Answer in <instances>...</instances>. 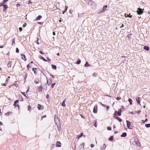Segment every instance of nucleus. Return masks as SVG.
Instances as JSON below:
<instances>
[{"label":"nucleus","instance_id":"56","mask_svg":"<svg viewBox=\"0 0 150 150\" xmlns=\"http://www.w3.org/2000/svg\"><path fill=\"white\" fill-rule=\"evenodd\" d=\"M39 52H40L41 54H44V53H43V52H42V51H40Z\"/></svg>","mask_w":150,"mask_h":150},{"label":"nucleus","instance_id":"34","mask_svg":"<svg viewBox=\"0 0 150 150\" xmlns=\"http://www.w3.org/2000/svg\"><path fill=\"white\" fill-rule=\"evenodd\" d=\"M145 126L146 127H150V124H146L145 125Z\"/></svg>","mask_w":150,"mask_h":150},{"label":"nucleus","instance_id":"45","mask_svg":"<svg viewBox=\"0 0 150 150\" xmlns=\"http://www.w3.org/2000/svg\"><path fill=\"white\" fill-rule=\"evenodd\" d=\"M15 44V38H14L12 41V44Z\"/></svg>","mask_w":150,"mask_h":150},{"label":"nucleus","instance_id":"55","mask_svg":"<svg viewBox=\"0 0 150 150\" xmlns=\"http://www.w3.org/2000/svg\"><path fill=\"white\" fill-rule=\"evenodd\" d=\"M140 112H141V111L139 110V111L137 112V113L138 114H139L140 113Z\"/></svg>","mask_w":150,"mask_h":150},{"label":"nucleus","instance_id":"38","mask_svg":"<svg viewBox=\"0 0 150 150\" xmlns=\"http://www.w3.org/2000/svg\"><path fill=\"white\" fill-rule=\"evenodd\" d=\"M5 4L3 2L2 3H1L0 4V6H3L5 5Z\"/></svg>","mask_w":150,"mask_h":150},{"label":"nucleus","instance_id":"57","mask_svg":"<svg viewBox=\"0 0 150 150\" xmlns=\"http://www.w3.org/2000/svg\"><path fill=\"white\" fill-rule=\"evenodd\" d=\"M124 25L123 24H122V25H121V27H120V28H122V27H124Z\"/></svg>","mask_w":150,"mask_h":150},{"label":"nucleus","instance_id":"11","mask_svg":"<svg viewBox=\"0 0 150 150\" xmlns=\"http://www.w3.org/2000/svg\"><path fill=\"white\" fill-rule=\"evenodd\" d=\"M54 120L55 122H58L59 121V120L57 117V116L56 115H54Z\"/></svg>","mask_w":150,"mask_h":150},{"label":"nucleus","instance_id":"49","mask_svg":"<svg viewBox=\"0 0 150 150\" xmlns=\"http://www.w3.org/2000/svg\"><path fill=\"white\" fill-rule=\"evenodd\" d=\"M116 99L117 100H119L121 99V98L120 97H117L116 98Z\"/></svg>","mask_w":150,"mask_h":150},{"label":"nucleus","instance_id":"58","mask_svg":"<svg viewBox=\"0 0 150 150\" xmlns=\"http://www.w3.org/2000/svg\"><path fill=\"white\" fill-rule=\"evenodd\" d=\"M22 94H23L24 96H25V92H22Z\"/></svg>","mask_w":150,"mask_h":150},{"label":"nucleus","instance_id":"40","mask_svg":"<svg viewBox=\"0 0 150 150\" xmlns=\"http://www.w3.org/2000/svg\"><path fill=\"white\" fill-rule=\"evenodd\" d=\"M27 25V23H25L23 24V27H25Z\"/></svg>","mask_w":150,"mask_h":150},{"label":"nucleus","instance_id":"26","mask_svg":"<svg viewBox=\"0 0 150 150\" xmlns=\"http://www.w3.org/2000/svg\"><path fill=\"white\" fill-rule=\"evenodd\" d=\"M52 68L54 69H56V67L55 65L52 64Z\"/></svg>","mask_w":150,"mask_h":150},{"label":"nucleus","instance_id":"33","mask_svg":"<svg viewBox=\"0 0 150 150\" xmlns=\"http://www.w3.org/2000/svg\"><path fill=\"white\" fill-rule=\"evenodd\" d=\"M80 137H81L82 136H83V137H85L86 136V135H83V133H81L80 134Z\"/></svg>","mask_w":150,"mask_h":150},{"label":"nucleus","instance_id":"46","mask_svg":"<svg viewBox=\"0 0 150 150\" xmlns=\"http://www.w3.org/2000/svg\"><path fill=\"white\" fill-rule=\"evenodd\" d=\"M19 30L20 32H21L22 30V28L21 27L19 28Z\"/></svg>","mask_w":150,"mask_h":150},{"label":"nucleus","instance_id":"54","mask_svg":"<svg viewBox=\"0 0 150 150\" xmlns=\"http://www.w3.org/2000/svg\"><path fill=\"white\" fill-rule=\"evenodd\" d=\"M49 97V95L47 94V96H46V98H48Z\"/></svg>","mask_w":150,"mask_h":150},{"label":"nucleus","instance_id":"53","mask_svg":"<svg viewBox=\"0 0 150 150\" xmlns=\"http://www.w3.org/2000/svg\"><path fill=\"white\" fill-rule=\"evenodd\" d=\"M28 109L29 110L31 109V108L30 107V105H29L28 106Z\"/></svg>","mask_w":150,"mask_h":150},{"label":"nucleus","instance_id":"59","mask_svg":"<svg viewBox=\"0 0 150 150\" xmlns=\"http://www.w3.org/2000/svg\"><path fill=\"white\" fill-rule=\"evenodd\" d=\"M53 34L54 35H55V33L54 32H53Z\"/></svg>","mask_w":150,"mask_h":150},{"label":"nucleus","instance_id":"31","mask_svg":"<svg viewBox=\"0 0 150 150\" xmlns=\"http://www.w3.org/2000/svg\"><path fill=\"white\" fill-rule=\"evenodd\" d=\"M90 65L89 64H88L87 62H86L84 66L85 67H88Z\"/></svg>","mask_w":150,"mask_h":150},{"label":"nucleus","instance_id":"7","mask_svg":"<svg viewBox=\"0 0 150 150\" xmlns=\"http://www.w3.org/2000/svg\"><path fill=\"white\" fill-rule=\"evenodd\" d=\"M38 108L39 110H42L43 109L44 107L43 105L38 104Z\"/></svg>","mask_w":150,"mask_h":150},{"label":"nucleus","instance_id":"6","mask_svg":"<svg viewBox=\"0 0 150 150\" xmlns=\"http://www.w3.org/2000/svg\"><path fill=\"white\" fill-rule=\"evenodd\" d=\"M19 100H16L14 103L13 104V105L15 106V107H17L18 108H19V105L18 104H16L17 103H18Z\"/></svg>","mask_w":150,"mask_h":150},{"label":"nucleus","instance_id":"29","mask_svg":"<svg viewBox=\"0 0 150 150\" xmlns=\"http://www.w3.org/2000/svg\"><path fill=\"white\" fill-rule=\"evenodd\" d=\"M115 117L120 122L122 121V120L119 117Z\"/></svg>","mask_w":150,"mask_h":150},{"label":"nucleus","instance_id":"50","mask_svg":"<svg viewBox=\"0 0 150 150\" xmlns=\"http://www.w3.org/2000/svg\"><path fill=\"white\" fill-rule=\"evenodd\" d=\"M7 84H6V83H2L1 84L2 86H6Z\"/></svg>","mask_w":150,"mask_h":150},{"label":"nucleus","instance_id":"17","mask_svg":"<svg viewBox=\"0 0 150 150\" xmlns=\"http://www.w3.org/2000/svg\"><path fill=\"white\" fill-rule=\"evenodd\" d=\"M66 100V98H65L64 100L62 103V104H61L62 106L63 107H65L66 106V105L65 104V102Z\"/></svg>","mask_w":150,"mask_h":150},{"label":"nucleus","instance_id":"3","mask_svg":"<svg viewBox=\"0 0 150 150\" xmlns=\"http://www.w3.org/2000/svg\"><path fill=\"white\" fill-rule=\"evenodd\" d=\"M127 126L128 128L130 129H132L133 127L132 125L131 124V122H127Z\"/></svg>","mask_w":150,"mask_h":150},{"label":"nucleus","instance_id":"1","mask_svg":"<svg viewBox=\"0 0 150 150\" xmlns=\"http://www.w3.org/2000/svg\"><path fill=\"white\" fill-rule=\"evenodd\" d=\"M137 12L138 15H141L143 13V11L141 8H139L137 9Z\"/></svg>","mask_w":150,"mask_h":150},{"label":"nucleus","instance_id":"60","mask_svg":"<svg viewBox=\"0 0 150 150\" xmlns=\"http://www.w3.org/2000/svg\"><path fill=\"white\" fill-rule=\"evenodd\" d=\"M57 123H58V122H55L56 124L57 125V126H58V127H59L58 125V124Z\"/></svg>","mask_w":150,"mask_h":150},{"label":"nucleus","instance_id":"5","mask_svg":"<svg viewBox=\"0 0 150 150\" xmlns=\"http://www.w3.org/2000/svg\"><path fill=\"white\" fill-rule=\"evenodd\" d=\"M52 79L50 78H49L47 80V85H50L51 84V83H52Z\"/></svg>","mask_w":150,"mask_h":150},{"label":"nucleus","instance_id":"41","mask_svg":"<svg viewBox=\"0 0 150 150\" xmlns=\"http://www.w3.org/2000/svg\"><path fill=\"white\" fill-rule=\"evenodd\" d=\"M107 129L108 130H110L111 129V128L110 127H107Z\"/></svg>","mask_w":150,"mask_h":150},{"label":"nucleus","instance_id":"12","mask_svg":"<svg viewBox=\"0 0 150 150\" xmlns=\"http://www.w3.org/2000/svg\"><path fill=\"white\" fill-rule=\"evenodd\" d=\"M12 64V61H9L7 64V66L8 67H11Z\"/></svg>","mask_w":150,"mask_h":150},{"label":"nucleus","instance_id":"62","mask_svg":"<svg viewBox=\"0 0 150 150\" xmlns=\"http://www.w3.org/2000/svg\"><path fill=\"white\" fill-rule=\"evenodd\" d=\"M99 103H100V105H102V106H103V103H102L101 102H99Z\"/></svg>","mask_w":150,"mask_h":150},{"label":"nucleus","instance_id":"42","mask_svg":"<svg viewBox=\"0 0 150 150\" xmlns=\"http://www.w3.org/2000/svg\"><path fill=\"white\" fill-rule=\"evenodd\" d=\"M16 52L17 53H19V50L18 48H17L16 49Z\"/></svg>","mask_w":150,"mask_h":150},{"label":"nucleus","instance_id":"43","mask_svg":"<svg viewBox=\"0 0 150 150\" xmlns=\"http://www.w3.org/2000/svg\"><path fill=\"white\" fill-rule=\"evenodd\" d=\"M97 74L96 73H94L93 74V76L94 77H96V76Z\"/></svg>","mask_w":150,"mask_h":150},{"label":"nucleus","instance_id":"63","mask_svg":"<svg viewBox=\"0 0 150 150\" xmlns=\"http://www.w3.org/2000/svg\"><path fill=\"white\" fill-rule=\"evenodd\" d=\"M3 125L2 122H0V126L2 125Z\"/></svg>","mask_w":150,"mask_h":150},{"label":"nucleus","instance_id":"35","mask_svg":"<svg viewBox=\"0 0 150 150\" xmlns=\"http://www.w3.org/2000/svg\"><path fill=\"white\" fill-rule=\"evenodd\" d=\"M81 62V60L79 59L78 60H77L76 64H79Z\"/></svg>","mask_w":150,"mask_h":150},{"label":"nucleus","instance_id":"20","mask_svg":"<svg viewBox=\"0 0 150 150\" xmlns=\"http://www.w3.org/2000/svg\"><path fill=\"white\" fill-rule=\"evenodd\" d=\"M127 135V134L126 132H123L122 134L121 135L122 137H125Z\"/></svg>","mask_w":150,"mask_h":150},{"label":"nucleus","instance_id":"30","mask_svg":"<svg viewBox=\"0 0 150 150\" xmlns=\"http://www.w3.org/2000/svg\"><path fill=\"white\" fill-rule=\"evenodd\" d=\"M39 82V80L38 79H37L35 80L34 83L36 84H38Z\"/></svg>","mask_w":150,"mask_h":150},{"label":"nucleus","instance_id":"23","mask_svg":"<svg viewBox=\"0 0 150 150\" xmlns=\"http://www.w3.org/2000/svg\"><path fill=\"white\" fill-rule=\"evenodd\" d=\"M39 57L41 59H42L44 61H47V60L41 55Z\"/></svg>","mask_w":150,"mask_h":150},{"label":"nucleus","instance_id":"48","mask_svg":"<svg viewBox=\"0 0 150 150\" xmlns=\"http://www.w3.org/2000/svg\"><path fill=\"white\" fill-rule=\"evenodd\" d=\"M94 145L93 144H91L90 145V146L91 147L93 148L94 146Z\"/></svg>","mask_w":150,"mask_h":150},{"label":"nucleus","instance_id":"18","mask_svg":"<svg viewBox=\"0 0 150 150\" xmlns=\"http://www.w3.org/2000/svg\"><path fill=\"white\" fill-rule=\"evenodd\" d=\"M42 90V86H40L38 88V91L41 92Z\"/></svg>","mask_w":150,"mask_h":150},{"label":"nucleus","instance_id":"15","mask_svg":"<svg viewBox=\"0 0 150 150\" xmlns=\"http://www.w3.org/2000/svg\"><path fill=\"white\" fill-rule=\"evenodd\" d=\"M38 70V69L37 68H33V71H34V72L35 74H37V71Z\"/></svg>","mask_w":150,"mask_h":150},{"label":"nucleus","instance_id":"24","mask_svg":"<svg viewBox=\"0 0 150 150\" xmlns=\"http://www.w3.org/2000/svg\"><path fill=\"white\" fill-rule=\"evenodd\" d=\"M68 8V6H65V10L64 11H63L62 12V13L64 14L67 11V9Z\"/></svg>","mask_w":150,"mask_h":150},{"label":"nucleus","instance_id":"51","mask_svg":"<svg viewBox=\"0 0 150 150\" xmlns=\"http://www.w3.org/2000/svg\"><path fill=\"white\" fill-rule=\"evenodd\" d=\"M106 108L107 110H108L109 107V106H106Z\"/></svg>","mask_w":150,"mask_h":150},{"label":"nucleus","instance_id":"61","mask_svg":"<svg viewBox=\"0 0 150 150\" xmlns=\"http://www.w3.org/2000/svg\"><path fill=\"white\" fill-rule=\"evenodd\" d=\"M80 115L81 116V117L83 118H84V117L83 116V115H81V114H80Z\"/></svg>","mask_w":150,"mask_h":150},{"label":"nucleus","instance_id":"9","mask_svg":"<svg viewBox=\"0 0 150 150\" xmlns=\"http://www.w3.org/2000/svg\"><path fill=\"white\" fill-rule=\"evenodd\" d=\"M140 97H138L136 99V101L138 104L140 105Z\"/></svg>","mask_w":150,"mask_h":150},{"label":"nucleus","instance_id":"37","mask_svg":"<svg viewBox=\"0 0 150 150\" xmlns=\"http://www.w3.org/2000/svg\"><path fill=\"white\" fill-rule=\"evenodd\" d=\"M113 137L112 136H111L109 138V140L111 141H112L113 140Z\"/></svg>","mask_w":150,"mask_h":150},{"label":"nucleus","instance_id":"25","mask_svg":"<svg viewBox=\"0 0 150 150\" xmlns=\"http://www.w3.org/2000/svg\"><path fill=\"white\" fill-rule=\"evenodd\" d=\"M27 68L28 70H29L30 68H31L30 63H29L28 65H27Z\"/></svg>","mask_w":150,"mask_h":150},{"label":"nucleus","instance_id":"44","mask_svg":"<svg viewBox=\"0 0 150 150\" xmlns=\"http://www.w3.org/2000/svg\"><path fill=\"white\" fill-rule=\"evenodd\" d=\"M46 117V115H44L41 118V120L44 117Z\"/></svg>","mask_w":150,"mask_h":150},{"label":"nucleus","instance_id":"10","mask_svg":"<svg viewBox=\"0 0 150 150\" xmlns=\"http://www.w3.org/2000/svg\"><path fill=\"white\" fill-rule=\"evenodd\" d=\"M107 5H105L103 6V8L102 10L101 11V12H103L104 11H105L107 10Z\"/></svg>","mask_w":150,"mask_h":150},{"label":"nucleus","instance_id":"16","mask_svg":"<svg viewBox=\"0 0 150 150\" xmlns=\"http://www.w3.org/2000/svg\"><path fill=\"white\" fill-rule=\"evenodd\" d=\"M106 147V146L105 144H104L103 145V146L101 147L100 149L101 150H103L105 149Z\"/></svg>","mask_w":150,"mask_h":150},{"label":"nucleus","instance_id":"21","mask_svg":"<svg viewBox=\"0 0 150 150\" xmlns=\"http://www.w3.org/2000/svg\"><path fill=\"white\" fill-rule=\"evenodd\" d=\"M144 49L147 51H148L149 50V47L146 46H144Z\"/></svg>","mask_w":150,"mask_h":150},{"label":"nucleus","instance_id":"52","mask_svg":"<svg viewBox=\"0 0 150 150\" xmlns=\"http://www.w3.org/2000/svg\"><path fill=\"white\" fill-rule=\"evenodd\" d=\"M94 126L95 127H97V124H96V122H95V124H94Z\"/></svg>","mask_w":150,"mask_h":150},{"label":"nucleus","instance_id":"14","mask_svg":"<svg viewBox=\"0 0 150 150\" xmlns=\"http://www.w3.org/2000/svg\"><path fill=\"white\" fill-rule=\"evenodd\" d=\"M21 58L23 59V60H24L25 61H26V59L25 58V55L23 54H22L21 55Z\"/></svg>","mask_w":150,"mask_h":150},{"label":"nucleus","instance_id":"32","mask_svg":"<svg viewBox=\"0 0 150 150\" xmlns=\"http://www.w3.org/2000/svg\"><path fill=\"white\" fill-rule=\"evenodd\" d=\"M55 145V144H52L50 147V149H52L54 147Z\"/></svg>","mask_w":150,"mask_h":150},{"label":"nucleus","instance_id":"28","mask_svg":"<svg viewBox=\"0 0 150 150\" xmlns=\"http://www.w3.org/2000/svg\"><path fill=\"white\" fill-rule=\"evenodd\" d=\"M128 101L130 105L132 104V100L131 98H129L128 99Z\"/></svg>","mask_w":150,"mask_h":150},{"label":"nucleus","instance_id":"2","mask_svg":"<svg viewBox=\"0 0 150 150\" xmlns=\"http://www.w3.org/2000/svg\"><path fill=\"white\" fill-rule=\"evenodd\" d=\"M114 116L115 117H117L118 116H120L121 115V113L118 111V112L117 111H115V113L114 114Z\"/></svg>","mask_w":150,"mask_h":150},{"label":"nucleus","instance_id":"8","mask_svg":"<svg viewBox=\"0 0 150 150\" xmlns=\"http://www.w3.org/2000/svg\"><path fill=\"white\" fill-rule=\"evenodd\" d=\"M4 9L3 10V11L4 12H5L6 11V9L8 8V6L7 5H4Z\"/></svg>","mask_w":150,"mask_h":150},{"label":"nucleus","instance_id":"22","mask_svg":"<svg viewBox=\"0 0 150 150\" xmlns=\"http://www.w3.org/2000/svg\"><path fill=\"white\" fill-rule=\"evenodd\" d=\"M12 114V112H8L5 114V115L6 116H8L9 115H11Z\"/></svg>","mask_w":150,"mask_h":150},{"label":"nucleus","instance_id":"4","mask_svg":"<svg viewBox=\"0 0 150 150\" xmlns=\"http://www.w3.org/2000/svg\"><path fill=\"white\" fill-rule=\"evenodd\" d=\"M98 106L97 105H95L93 109V112L95 113H96L97 112Z\"/></svg>","mask_w":150,"mask_h":150},{"label":"nucleus","instance_id":"13","mask_svg":"<svg viewBox=\"0 0 150 150\" xmlns=\"http://www.w3.org/2000/svg\"><path fill=\"white\" fill-rule=\"evenodd\" d=\"M61 144L60 142L57 141L56 143V146L57 147H61Z\"/></svg>","mask_w":150,"mask_h":150},{"label":"nucleus","instance_id":"64","mask_svg":"<svg viewBox=\"0 0 150 150\" xmlns=\"http://www.w3.org/2000/svg\"><path fill=\"white\" fill-rule=\"evenodd\" d=\"M103 106L104 107H106V106L105 105L103 104V106Z\"/></svg>","mask_w":150,"mask_h":150},{"label":"nucleus","instance_id":"39","mask_svg":"<svg viewBox=\"0 0 150 150\" xmlns=\"http://www.w3.org/2000/svg\"><path fill=\"white\" fill-rule=\"evenodd\" d=\"M55 83H54L53 84H52L51 85V87L52 88H53L54 87V85H55Z\"/></svg>","mask_w":150,"mask_h":150},{"label":"nucleus","instance_id":"36","mask_svg":"<svg viewBox=\"0 0 150 150\" xmlns=\"http://www.w3.org/2000/svg\"><path fill=\"white\" fill-rule=\"evenodd\" d=\"M9 79L8 78H6V84H8L9 82Z\"/></svg>","mask_w":150,"mask_h":150},{"label":"nucleus","instance_id":"27","mask_svg":"<svg viewBox=\"0 0 150 150\" xmlns=\"http://www.w3.org/2000/svg\"><path fill=\"white\" fill-rule=\"evenodd\" d=\"M124 109L123 107H122L121 108H120L119 110L118 111L120 112L121 113L122 110Z\"/></svg>","mask_w":150,"mask_h":150},{"label":"nucleus","instance_id":"47","mask_svg":"<svg viewBox=\"0 0 150 150\" xmlns=\"http://www.w3.org/2000/svg\"><path fill=\"white\" fill-rule=\"evenodd\" d=\"M8 0H4L3 2L5 4Z\"/></svg>","mask_w":150,"mask_h":150},{"label":"nucleus","instance_id":"19","mask_svg":"<svg viewBox=\"0 0 150 150\" xmlns=\"http://www.w3.org/2000/svg\"><path fill=\"white\" fill-rule=\"evenodd\" d=\"M42 16L40 15L38 16L37 18L35 19V20H40L42 18Z\"/></svg>","mask_w":150,"mask_h":150}]
</instances>
